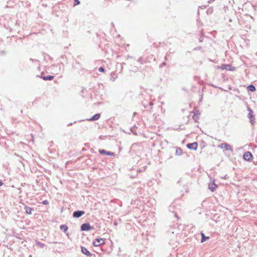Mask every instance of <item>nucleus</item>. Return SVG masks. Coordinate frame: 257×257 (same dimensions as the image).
I'll list each match as a JSON object with an SVG mask.
<instances>
[{"label": "nucleus", "mask_w": 257, "mask_h": 257, "mask_svg": "<svg viewBox=\"0 0 257 257\" xmlns=\"http://www.w3.org/2000/svg\"><path fill=\"white\" fill-rule=\"evenodd\" d=\"M104 239L103 238H96L93 241V244L95 246H98L104 244Z\"/></svg>", "instance_id": "nucleus-2"}, {"label": "nucleus", "mask_w": 257, "mask_h": 257, "mask_svg": "<svg viewBox=\"0 0 257 257\" xmlns=\"http://www.w3.org/2000/svg\"><path fill=\"white\" fill-rule=\"evenodd\" d=\"M81 251L83 254L86 255L87 256H90L91 255V254L89 252V251H88L87 250V249L86 248H85V247H83V246L81 247Z\"/></svg>", "instance_id": "nucleus-9"}, {"label": "nucleus", "mask_w": 257, "mask_h": 257, "mask_svg": "<svg viewBox=\"0 0 257 257\" xmlns=\"http://www.w3.org/2000/svg\"><path fill=\"white\" fill-rule=\"evenodd\" d=\"M201 242H203L204 241H205L206 240H207V239H209V237L208 236H205L204 235V234L202 232L201 233Z\"/></svg>", "instance_id": "nucleus-15"}, {"label": "nucleus", "mask_w": 257, "mask_h": 257, "mask_svg": "<svg viewBox=\"0 0 257 257\" xmlns=\"http://www.w3.org/2000/svg\"><path fill=\"white\" fill-rule=\"evenodd\" d=\"M187 147L190 150H196L198 147V144L196 142L188 144L187 145Z\"/></svg>", "instance_id": "nucleus-4"}, {"label": "nucleus", "mask_w": 257, "mask_h": 257, "mask_svg": "<svg viewBox=\"0 0 257 257\" xmlns=\"http://www.w3.org/2000/svg\"><path fill=\"white\" fill-rule=\"evenodd\" d=\"M199 41H200V42H202V39H200V40H199Z\"/></svg>", "instance_id": "nucleus-27"}, {"label": "nucleus", "mask_w": 257, "mask_h": 257, "mask_svg": "<svg viewBox=\"0 0 257 257\" xmlns=\"http://www.w3.org/2000/svg\"><path fill=\"white\" fill-rule=\"evenodd\" d=\"M182 151L181 148H178L176 150L175 154L177 156H180L182 155Z\"/></svg>", "instance_id": "nucleus-18"}, {"label": "nucleus", "mask_w": 257, "mask_h": 257, "mask_svg": "<svg viewBox=\"0 0 257 257\" xmlns=\"http://www.w3.org/2000/svg\"><path fill=\"white\" fill-rule=\"evenodd\" d=\"M3 185V183L2 182V181H0V186H2Z\"/></svg>", "instance_id": "nucleus-23"}, {"label": "nucleus", "mask_w": 257, "mask_h": 257, "mask_svg": "<svg viewBox=\"0 0 257 257\" xmlns=\"http://www.w3.org/2000/svg\"><path fill=\"white\" fill-rule=\"evenodd\" d=\"M247 110L248 111V117L250 120V122L251 124H253L254 121L253 120L254 115L253 114V111L252 109L250 107H247Z\"/></svg>", "instance_id": "nucleus-1"}, {"label": "nucleus", "mask_w": 257, "mask_h": 257, "mask_svg": "<svg viewBox=\"0 0 257 257\" xmlns=\"http://www.w3.org/2000/svg\"><path fill=\"white\" fill-rule=\"evenodd\" d=\"M80 2L78 0H75V4L74 5H77L79 4Z\"/></svg>", "instance_id": "nucleus-21"}, {"label": "nucleus", "mask_w": 257, "mask_h": 257, "mask_svg": "<svg viewBox=\"0 0 257 257\" xmlns=\"http://www.w3.org/2000/svg\"><path fill=\"white\" fill-rule=\"evenodd\" d=\"M98 71L100 72H103L104 71V69L103 67H100L98 69Z\"/></svg>", "instance_id": "nucleus-19"}, {"label": "nucleus", "mask_w": 257, "mask_h": 257, "mask_svg": "<svg viewBox=\"0 0 257 257\" xmlns=\"http://www.w3.org/2000/svg\"><path fill=\"white\" fill-rule=\"evenodd\" d=\"M175 216H176L177 218H178V216H177V215L176 213L175 214Z\"/></svg>", "instance_id": "nucleus-26"}, {"label": "nucleus", "mask_w": 257, "mask_h": 257, "mask_svg": "<svg viewBox=\"0 0 257 257\" xmlns=\"http://www.w3.org/2000/svg\"><path fill=\"white\" fill-rule=\"evenodd\" d=\"M100 114L96 113L94 115L92 116L91 118H90L88 119V120L89 121H94V120H98L100 118Z\"/></svg>", "instance_id": "nucleus-10"}, {"label": "nucleus", "mask_w": 257, "mask_h": 257, "mask_svg": "<svg viewBox=\"0 0 257 257\" xmlns=\"http://www.w3.org/2000/svg\"><path fill=\"white\" fill-rule=\"evenodd\" d=\"M92 228L93 227H92L89 223H83L81 226V230L82 231H88Z\"/></svg>", "instance_id": "nucleus-3"}, {"label": "nucleus", "mask_w": 257, "mask_h": 257, "mask_svg": "<svg viewBox=\"0 0 257 257\" xmlns=\"http://www.w3.org/2000/svg\"><path fill=\"white\" fill-rule=\"evenodd\" d=\"M47 202H47V200H45V201H44L43 202V203H44V204H46L47 203Z\"/></svg>", "instance_id": "nucleus-22"}, {"label": "nucleus", "mask_w": 257, "mask_h": 257, "mask_svg": "<svg viewBox=\"0 0 257 257\" xmlns=\"http://www.w3.org/2000/svg\"><path fill=\"white\" fill-rule=\"evenodd\" d=\"M232 66L229 64L222 65L221 68L222 70H231Z\"/></svg>", "instance_id": "nucleus-11"}, {"label": "nucleus", "mask_w": 257, "mask_h": 257, "mask_svg": "<svg viewBox=\"0 0 257 257\" xmlns=\"http://www.w3.org/2000/svg\"><path fill=\"white\" fill-rule=\"evenodd\" d=\"M44 80H52L54 78V76L52 75L44 76L42 77Z\"/></svg>", "instance_id": "nucleus-14"}, {"label": "nucleus", "mask_w": 257, "mask_h": 257, "mask_svg": "<svg viewBox=\"0 0 257 257\" xmlns=\"http://www.w3.org/2000/svg\"><path fill=\"white\" fill-rule=\"evenodd\" d=\"M85 214V212L84 211L78 210L75 211L73 213V217L79 218L84 215Z\"/></svg>", "instance_id": "nucleus-5"}, {"label": "nucleus", "mask_w": 257, "mask_h": 257, "mask_svg": "<svg viewBox=\"0 0 257 257\" xmlns=\"http://www.w3.org/2000/svg\"><path fill=\"white\" fill-rule=\"evenodd\" d=\"M168 234H174L175 233V231L174 230H170V231H168Z\"/></svg>", "instance_id": "nucleus-20"}, {"label": "nucleus", "mask_w": 257, "mask_h": 257, "mask_svg": "<svg viewBox=\"0 0 257 257\" xmlns=\"http://www.w3.org/2000/svg\"><path fill=\"white\" fill-rule=\"evenodd\" d=\"M68 228V226L65 224L61 225L60 226V229L65 233L67 232Z\"/></svg>", "instance_id": "nucleus-13"}, {"label": "nucleus", "mask_w": 257, "mask_h": 257, "mask_svg": "<svg viewBox=\"0 0 257 257\" xmlns=\"http://www.w3.org/2000/svg\"><path fill=\"white\" fill-rule=\"evenodd\" d=\"M72 123H70L68 124V125H72Z\"/></svg>", "instance_id": "nucleus-24"}, {"label": "nucleus", "mask_w": 257, "mask_h": 257, "mask_svg": "<svg viewBox=\"0 0 257 257\" xmlns=\"http://www.w3.org/2000/svg\"><path fill=\"white\" fill-rule=\"evenodd\" d=\"M247 89L248 90L251 91V92H254L255 91V87L254 86H253V85L251 84V85H249L248 87H247Z\"/></svg>", "instance_id": "nucleus-17"}, {"label": "nucleus", "mask_w": 257, "mask_h": 257, "mask_svg": "<svg viewBox=\"0 0 257 257\" xmlns=\"http://www.w3.org/2000/svg\"><path fill=\"white\" fill-rule=\"evenodd\" d=\"M166 65V63H163V65Z\"/></svg>", "instance_id": "nucleus-25"}, {"label": "nucleus", "mask_w": 257, "mask_h": 257, "mask_svg": "<svg viewBox=\"0 0 257 257\" xmlns=\"http://www.w3.org/2000/svg\"><path fill=\"white\" fill-rule=\"evenodd\" d=\"M252 158V155L250 152H246L243 155V159L247 161H250Z\"/></svg>", "instance_id": "nucleus-7"}, {"label": "nucleus", "mask_w": 257, "mask_h": 257, "mask_svg": "<svg viewBox=\"0 0 257 257\" xmlns=\"http://www.w3.org/2000/svg\"><path fill=\"white\" fill-rule=\"evenodd\" d=\"M217 185L215 184L214 182L210 183L209 184V189L212 191L213 192L215 188H216Z\"/></svg>", "instance_id": "nucleus-12"}, {"label": "nucleus", "mask_w": 257, "mask_h": 257, "mask_svg": "<svg viewBox=\"0 0 257 257\" xmlns=\"http://www.w3.org/2000/svg\"><path fill=\"white\" fill-rule=\"evenodd\" d=\"M99 152L100 154L102 155H106L107 156H112L113 155V153L111 152L106 151L104 150H99Z\"/></svg>", "instance_id": "nucleus-8"}, {"label": "nucleus", "mask_w": 257, "mask_h": 257, "mask_svg": "<svg viewBox=\"0 0 257 257\" xmlns=\"http://www.w3.org/2000/svg\"><path fill=\"white\" fill-rule=\"evenodd\" d=\"M218 147L221 149H225L226 150L232 151L231 147L230 146V145L225 143H222L221 144L218 145Z\"/></svg>", "instance_id": "nucleus-6"}, {"label": "nucleus", "mask_w": 257, "mask_h": 257, "mask_svg": "<svg viewBox=\"0 0 257 257\" xmlns=\"http://www.w3.org/2000/svg\"><path fill=\"white\" fill-rule=\"evenodd\" d=\"M25 211L27 214H30L32 213V211L33 210V209L31 207L25 206Z\"/></svg>", "instance_id": "nucleus-16"}]
</instances>
